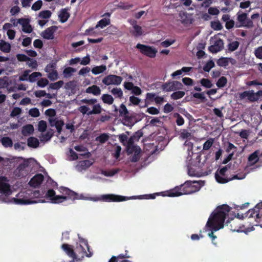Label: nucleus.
I'll return each mask as SVG.
<instances>
[{"instance_id":"obj_6","label":"nucleus","mask_w":262,"mask_h":262,"mask_svg":"<svg viewBox=\"0 0 262 262\" xmlns=\"http://www.w3.org/2000/svg\"><path fill=\"white\" fill-rule=\"evenodd\" d=\"M7 35L9 39H12L15 37V32L12 30H8L7 31Z\"/></svg>"},{"instance_id":"obj_14","label":"nucleus","mask_w":262,"mask_h":262,"mask_svg":"<svg viewBox=\"0 0 262 262\" xmlns=\"http://www.w3.org/2000/svg\"><path fill=\"white\" fill-rule=\"evenodd\" d=\"M15 127H16V124H13V128H15Z\"/></svg>"},{"instance_id":"obj_10","label":"nucleus","mask_w":262,"mask_h":262,"mask_svg":"<svg viewBox=\"0 0 262 262\" xmlns=\"http://www.w3.org/2000/svg\"><path fill=\"white\" fill-rule=\"evenodd\" d=\"M9 60V58L7 57L1 56H0V61H7Z\"/></svg>"},{"instance_id":"obj_16","label":"nucleus","mask_w":262,"mask_h":262,"mask_svg":"<svg viewBox=\"0 0 262 262\" xmlns=\"http://www.w3.org/2000/svg\"><path fill=\"white\" fill-rule=\"evenodd\" d=\"M3 71V70H1L0 69V75L2 74Z\"/></svg>"},{"instance_id":"obj_9","label":"nucleus","mask_w":262,"mask_h":262,"mask_svg":"<svg viewBox=\"0 0 262 262\" xmlns=\"http://www.w3.org/2000/svg\"><path fill=\"white\" fill-rule=\"evenodd\" d=\"M11 116L13 117L16 116V107H14L11 113Z\"/></svg>"},{"instance_id":"obj_11","label":"nucleus","mask_w":262,"mask_h":262,"mask_svg":"<svg viewBox=\"0 0 262 262\" xmlns=\"http://www.w3.org/2000/svg\"><path fill=\"white\" fill-rule=\"evenodd\" d=\"M12 97L14 99H16V93H14L12 95Z\"/></svg>"},{"instance_id":"obj_1","label":"nucleus","mask_w":262,"mask_h":262,"mask_svg":"<svg viewBox=\"0 0 262 262\" xmlns=\"http://www.w3.org/2000/svg\"><path fill=\"white\" fill-rule=\"evenodd\" d=\"M9 180L7 177L4 176L0 177V193L6 195L11 194L10 185L8 183Z\"/></svg>"},{"instance_id":"obj_7","label":"nucleus","mask_w":262,"mask_h":262,"mask_svg":"<svg viewBox=\"0 0 262 262\" xmlns=\"http://www.w3.org/2000/svg\"><path fill=\"white\" fill-rule=\"evenodd\" d=\"M10 12L13 15L16 14V6H14L11 9Z\"/></svg>"},{"instance_id":"obj_12","label":"nucleus","mask_w":262,"mask_h":262,"mask_svg":"<svg viewBox=\"0 0 262 262\" xmlns=\"http://www.w3.org/2000/svg\"><path fill=\"white\" fill-rule=\"evenodd\" d=\"M13 201L15 203H16V198H13Z\"/></svg>"},{"instance_id":"obj_5","label":"nucleus","mask_w":262,"mask_h":262,"mask_svg":"<svg viewBox=\"0 0 262 262\" xmlns=\"http://www.w3.org/2000/svg\"><path fill=\"white\" fill-rule=\"evenodd\" d=\"M8 85V77L0 78V89L7 87Z\"/></svg>"},{"instance_id":"obj_4","label":"nucleus","mask_w":262,"mask_h":262,"mask_svg":"<svg viewBox=\"0 0 262 262\" xmlns=\"http://www.w3.org/2000/svg\"><path fill=\"white\" fill-rule=\"evenodd\" d=\"M11 22L12 24H11V23L5 24L3 26V29L5 30L8 31V30H11L10 29L12 28L13 25L14 26H15L16 25V20L15 19H11Z\"/></svg>"},{"instance_id":"obj_2","label":"nucleus","mask_w":262,"mask_h":262,"mask_svg":"<svg viewBox=\"0 0 262 262\" xmlns=\"http://www.w3.org/2000/svg\"><path fill=\"white\" fill-rule=\"evenodd\" d=\"M0 50L5 53H9L11 50V46L8 42L1 41L0 42Z\"/></svg>"},{"instance_id":"obj_17","label":"nucleus","mask_w":262,"mask_h":262,"mask_svg":"<svg viewBox=\"0 0 262 262\" xmlns=\"http://www.w3.org/2000/svg\"><path fill=\"white\" fill-rule=\"evenodd\" d=\"M13 2H14V4H16V0H14Z\"/></svg>"},{"instance_id":"obj_13","label":"nucleus","mask_w":262,"mask_h":262,"mask_svg":"<svg viewBox=\"0 0 262 262\" xmlns=\"http://www.w3.org/2000/svg\"><path fill=\"white\" fill-rule=\"evenodd\" d=\"M14 148L16 149V143H14L13 145Z\"/></svg>"},{"instance_id":"obj_3","label":"nucleus","mask_w":262,"mask_h":262,"mask_svg":"<svg viewBox=\"0 0 262 262\" xmlns=\"http://www.w3.org/2000/svg\"><path fill=\"white\" fill-rule=\"evenodd\" d=\"M3 145L5 147H11L13 145L12 140L9 137H3L1 140Z\"/></svg>"},{"instance_id":"obj_15","label":"nucleus","mask_w":262,"mask_h":262,"mask_svg":"<svg viewBox=\"0 0 262 262\" xmlns=\"http://www.w3.org/2000/svg\"><path fill=\"white\" fill-rule=\"evenodd\" d=\"M3 160V158L1 157H0V162L2 161Z\"/></svg>"},{"instance_id":"obj_8","label":"nucleus","mask_w":262,"mask_h":262,"mask_svg":"<svg viewBox=\"0 0 262 262\" xmlns=\"http://www.w3.org/2000/svg\"><path fill=\"white\" fill-rule=\"evenodd\" d=\"M6 98L4 94H0V103H2L5 101Z\"/></svg>"}]
</instances>
